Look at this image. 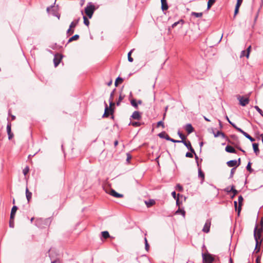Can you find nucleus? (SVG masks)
Returning <instances> with one entry per match:
<instances>
[{
	"instance_id": "obj_63",
	"label": "nucleus",
	"mask_w": 263,
	"mask_h": 263,
	"mask_svg": "<svg viewBox=\"0 0 263 263\" xmlns=\"http://www.w3.org/2000/svg\"><path fill=\"white\" fill-rule=\"evenodd\" d=\"M131 158H132V156H131V155H130V154H127V159H126V161H127V162H129V160H130V159H131Z\"/></svg>"
},
{
	"instance_id": "obj_18",
	"label": "nucleus",
	"mask_w": 263,
	"mask_h": 263,
	"mask_svg": "<svg viewBox=\"0 0 263 263\" xmlns=\"http://www.w3.org/2000/svg\"><path fill=\"white\" fill-rule=\"evenodd\" d=\"M17 210V207L15 205H14L12 209H11V213H10V219H14V217H15V213L16 212V211Z\"/></svg>"
},
{
	"instance_id": "obj_37",
	"label": "nucleus",
	"mask_w": 263,
	"mask_h": 263,
	"mask_svg": "<svg viewBox=\"0 0 263 263\" xmlns=\"http://www.w3.org/2000/svg\"><path fill=\"white\" fill-rule=\"evenodd\" d=\"M130 103L133 106H134L135 108H138V103L136 102L135 99H133L130 101Z\"/></svg>"
},
{
	"instance_id": "obj_10",
	"label": "nucleus",
	"mask_w": 263,
	"mask_h": 263,
	"mask_svg": "<svg viewBox=\"0 0 263 263\" xmlns=\"http://www.w3.org/2000/svg\"><path fill=\"white\" fill-rule=\"evenodd\" d=\"M62 59V55L60 54H55L53 59L54 66H58L61 62Z\"/></svg>"
},
{
	"instance_id": "obj_35",
	"label": "nucleus",
	"mask_w": 263,
	"mask_h": 263,
	"mask_svg": "<svg viewBox=\"0 0 263 263\" xmlns=\"http://www.w3.org/2000/svg\"><path fill=\"white\" fill-rule=\"evenodd\" d=\"M243 136H245L247 138L249 139L251 142H253L255 141V139L252 138L251 136H250L248 133L245 132L243 133Z\"/></svg>"
},
{
	"instance_id": "obj_53",
	"label": "nucleus",
	"mask_w": 263,
	"mask_h": 263,
	"mask_svg": "<svg viewBox=\"0 0 263 263\" xmlns=\"http://www.w3.org/2000/svg\"><path fill=\"white\" fill-rule=\"evenodd\" d=\"M9 226L11 228H13L14 226V219H10L9 221Z\"/></svg>"
},
{
	"instance_id": "obj_21",
	"label": "nucleus",
	"mask_w": 263,
	"mask_h": 263,
	"mask_svg": "<svg viewBox=\"0 0 263 263\" xmlns=\"http://www.w3.org/2000/svg\"><path fill=\"white\" fill-rule=\"evenodd\" d=\"M45 222V220L42 218H37L35 220V224L37 227L41 228L42 224Z\"/></svg>"
},
{
	"instance_id": "obj_25",
	"label": "nucleus",
	"mask_w": 263,
	"mask_h": 263,
	"mask_svg": "<svg viewBox=\"0 0 263 263\" xmlns=\"http://www.w3.org/2000/svg\"><path fill=\"white\" fill-rule=\"evenodd\" d=\"M198 177L201 178V183H202L204 180V174L200 168H198Z\"/></svg>"
},
{
	"instance_id": "obj_34",
	"label": "nucleus",
	"mask_w": 263,
	"mask_h": 263,
	"mask_svg": "<svg viewBox=\"0 0 263 263\" xmlns=\"http://www.w3.org/2000/svg\"><path fill=\"white\" fill-rule=\"evenodd\" d=\"M101 234H102V236L104 239H107L110 237L108 231H103L101 233Z\"/></svg>"
},
{
	"instance_id": "obj_12",
	"label": "nucleus",
	"mask_w": 263,
	"mask_h": 263,
	"mask_svg": "<svg viewBox=\"0 0 263 263\" xmlns=\"http://www.w3.org/2000/svg\"><path fill=\"white\" fill-rule=\"evenodd\" d=\"M131 118L134 120H139L141 118V114L138 111H135L131 116Z\"/></svg>"
},
{
	"instance_id": "obj_57",
	"label": "nucleus",
	"mask_w": 263,
	"mask_h": 263,
	"mask_svg": "<svg viewBox=\"0 0 263 263\" xmlns=\"http://www.w3.org/2000/svg\"><path fill=\"white\" fill-rule=\"evenodd\" d=\"M109 108H112V107L115 105V103L114 102V100H109Z\"/></svg>"
},
{
	"instance_id": "obj_48",
	"label": "nucleus",
	"mask_w": 263,
	"mask_h": 263,
	"mask_svg": "<svg viewBox=\"0 0 263 263\" xmlns=\"http://www.w3.org/2000/svg\"><path fill=\"white\" fill-rule=\"evenodd\" d=\"M83 20H84V24L85 25L88 26L89 25V21L88 20V18L85 16H83Z\"/></svg>"
},
{
	"instance_id": "obj_4",
	"label": "nucleus",
	"mask_w": 263,
	"mask_h": 263,
	"mask_svg": "<svg viewBox=\"0 0 263 263\" xmlns=\"http://www.w3.org/2000/svg\"><path fill=\"white\" fill-rule=\"evenodd\" d=\"M231 138L233 140V141L230 139H227V141L228 143L233 145L235 147L238 148L240 146V142L238 140V139L236 136L233 135L231 136Z\"/></svg>"
},
{
	"instance_id": "obj_50",
	"label": "nucleus",
	"mask_w": 263,
	"mask_h": 263,
	"mask_svg": "<svg viewBox=\"0 0 263 263\" xmlns=\"http://www.w3.org/2000/svg\"><path fill=\"white\" fill-rule=\"evenodd\" d=\"M159 126H162L163 128H164V124L163 121H160L157 123V127H158Z\"/></svg>"
},
{
	"instance_id": "obj_27",
	"label": "nucleus",
	"mask_w": 263,
	"mask_h": 263,
	"mask_svg": "<svg viewBox=\"0 0 263 263\" xmlns=\"http://www.w3.org/2000/svg\"><path fill=\"white\" fill-rule=\"evenodd\" d=\"M125 95L122 93V92H120V96L119 97V99L118 101L116 103L117 106H119L120 105V103L122 101V100L124 99Z\"/></svg>"
},
{
	"instance_id": "obj_62",
	"label": "nucleus",
	"mask_w": 263,
	"mask_h": 263,
	"mask_svg": "<svg viewBox=\"0 0 263 263\" xmlns=\"http://www.w3.org/2000/svg\"><path fill=\"white\" fill-rule=\"evenodd\" d=\"M172 195L173 196V197L175 199H176V198L178 197H176V192L175 191H173L172 193Z\"/></svg>"
},
{
	"instance_id": "obj_61",
	"label": "nucleus",
	"mask_w": 263,
	"mask_h": 263,
	"mask_svg": "<svg viewBox=\"0 0 263 263\" xmlns=\"http://www.w3.org/2000/svg\"><path fill=\"white\" fill-rule=\"evenodd\" d=\"M236 130H237L238 132H239L241 133V134H243V133L245 132V131H243L242 129H241L240 128H239V127H237V128H236Z\"/></svg>"
},
{
	"instance_id": "obj_38",
	"label": "nucleus",
	"mask_w": 263,
	"mask_h": 263,
	"mask_svg": "<svg viewBox=\"0 0 263 263\" xmlns=\"http://www.w3.org/2000/svg\"><path fill=\"white\" fill-rule=\"evenodd\" d=\"M215 2V0H209L208 2L207 9H209Z\"/></svg>"
},
{
	"instance_id": "obj_14",
	"label": "nucleus",
	"mask_w": 263,
	"mask_h": 263,
	"mask_svg": "<svg viewBox=\"0 0 263 263\" xmlns=\"http://www.w3.org/2000/svg\"><path fill=\"white\" fill-rule=\"evenodd\" d=\"M238 200L239 205H238V209H237V212H238V215H239L240 213L241 210V206L242 205V202L243 200V198L241 195H240L238 197Z\"/></svg>"
},
{
	"instance_id": "obj_64",
	"label": "nucleus",
	"mask_w": 263,
	"mask_h": 263,
	"mask_svg": "<svg viewBox=\"0 0 263 263\" xmlns=\"http://www.w3.org/2000/svg\"><path fill=\"white\" fill-rule=\"evenodd\" d=\"M51 263H60V261L59 259H55L54 260H52Z\"/></svg>"
},
{
	"instance_id": "obj_20",
	"label": "nucleus",
	"mask_w": 263,
	"mask_h": 263,
	"mask_svg": "<svg viewBox=\"0 0 263 263\" xmlns=\"http://www.w3.org/2000/svg\"><path fill=\"white\" fill-rule=\"evenodd\" d=\"M184 23V21L182 19L179 20L178 21L175 22L172 25V28H174L176 27L177 25H180V28H181L183 24Z\"/></svg>"
},
{
	"instance_id": "obj_39",
	"label": "nucleus",
	"mask_w": 263,
	"mask_h": 263,
	"mask_svg": "<svg viewBox=\"0 0 263 263\" xmlns=\"http://www.w3.org/2000/svg\"><path fill=\"white\" fill-rule=\"evenodd\" d=\"M130 124L134 127H139L142 125V123L139 122H132Z\"/></svg>"
},
{
	"instance_id": "obj_30",
	"label": "nucleus",
	"mask_w": 263,
	"mask_h": 263,
	"mask_svg": "<svg viewBox=\"0 0 263 263\" xmlns=\"http://www.w3.org/2000/svg\"><path fill=\"white\" fill-rule=\"evenodd\" d=\"M78 22H79V20L73 21L70 24L69 27L70 28H71L72 29H73V28H74L76 27V26L77 25V24H78Z\"/></svg>"
},
{
	"instance_id": "obj_47",
	"label": "nucleus",
	"mask_w": 263,
	"mask_h": 263,
	"mask_svg": "<svg viewBox=\"0 0 263 263\" xmlns=\"http://www.w3.org/2000/svg\"><path fill=\"white\" fill-rule=\"evenodd\" d=\"M144 242H145V250L148 251L149 250V246L147 242V240L146 238H145L144 239Z\"/></svg>"
},
{
	"instance_id": "obj_15",
	"label": "nucleus",
	"mask_w": 263,
	"mask_h": 263,
	"mask_svg": "<svg viewBox=\"0 0 263 263\" xmlns=\"http://www.w3.org/2000/svg\"><path fill=\"white\" fill-rule=\"evenodd\" d=\"M184 129L187 132L188 134H190L194 131V128L193 127L192 124L190 123L186 124L184 126Z\"/></svg>"
},
{
	"instance_id": "obj_19",
	"label": "nucleus",
	"mask_w": 263,
	"mask_h": 263,
	"mask_svg": "<svg viewBox=\"0 0 263 263\" xmlns=\"http://www.w3.org/2000/svg\"><path fill=\"white\" fill-rule=\"evenodd\" d=\"M253 148L254 153H255L256 156H258L259 154V149L258 148V144L256 143H254L252 144Z\"/></svg>"
},
{
	"instance_id": "obj_45",
	"label": "nucleus",
	"mask_w": 263,
	"mask_h": 263,
	"mask_svg": "<svg viewBox=\"0 0 263 263\" xmlns=\"http://www.w3.org/2000/svg\"><path fill=\"white\" fill-rule=\"evenodd\" d=\"M246 168L247 170L249 171L250 173H252L253 172V169H252L251 168V163L250 162H249L247 166H246Z\"/></svg>"
},
{
	"instance_id": "obj_55",
	"label": "nucleus",
	"mask_w": 263,
	"mask_h": 263,
	"mask_svg": "<svg viewBox=\"0 0 263 263\" xmlns=\"http://www.w3.org/2000/svg\"><path fill=\"white\" fill-rule=\"evenodd\" d=\"M73 32H74V29H72L71 28H70L69 27V29L67 30L66 33H67V34L70 35V34H73Z\"/></svg>"
},
{
	"instance_id": "obj_56",
	"label": "nucleus",
	"mask_w": 263,
	"mask_h": 263,
	"mask_svg": "<svg viewBox=\"0 0 263 263\" xmlns=\"http://www.w3.org/2000/svg\"><path fill=\"white\" fill-rule=\"evenodd\" d=\"M193 154L194 153H192L191 152L190 153V152H187L185 154V157H189V158H193Z\"/></svg>"
},
{
	"instance_id": "obj_24",
	"label": "nucleus",
	"mask_w": 263,
	"mask_h": 263,
	"mask_svg": "<svg viewBox=\"0 0 263 263\" xmlns=\"http://www.w3.org/2000/svg\"><path fill=\"white\" fill-rule=\"evenodd\" d=\"M213 133L215 137H218V136H221L223 138H227V137H226V135L224 134V133H223L222 132L217 131L216 133H215V132H213Z\"/></svg>"
},
{
	"instance_id": "obj_46",
	"label": "nucleus",
	"mask_w": 263,
	"mask_h": 263,
	"mask_svg": "<svg viewBox=\"0 0 263 263\" xmlns=\"http://www.w3.org/2000/svg\"><path fill=\"white\" fill-rule=\"evenodd\" d=\"M260 224H261L260 228H258L257 227V232L258 233H261L262 232V230H263V222L262 221H261Z\"/></svg>"
},
{
	"instance_id": "obj_58",
	"label": "nucleus",
	"mask_w": 263,
	"mask_h": 263,
	"mask_svg": "<svg viewBox=\"0 0 263 263\" xmlns=\"http://www.w3.org/2000/svg\"><path fill=\"white\" fill-rule=\"evenodd\" d=\"M239 8V7L235 6V10H234V16H235L237 15V14L238 13Z\"/></svg>"
},
{
	"instance_id": "obj_6",
	"label": "nucleus",
	"mask_w": 263,
	"mask_h": 263,
	"mask_svg": "<svg viewBox=\"0 0 263 263\" xmlns=\"http://www.w3.org/2000/svg\"><path fill=\"white\" fill-rule=\"evenodd\" d=\"M238 163L237 164V162L236 160H232L228 161L227 162V164L229 167H237L239 166L240 164V158H239L238 160Z\"/></svg>"
},
{
	"instance_id": "obj_42",
	"label": "nucleus",
	"mask_w": 263,
	"mask_h": 263,
	"mask_svg": "<svg viewBox=\"0 0 263 263\" xmlns=\"http://www.w3.org/2000/svg\"><path fill=\"white\" fill-rule=\"evenodd\" d=\"M254 108L263 117V111H262V110L258 106H254Z\"/></svg>"
},
{
	"instance_id": "obj_51",
	"label": "nucleus",
	"mask_w": 263,
	"mask_h": 263,
	"mask_svg": "<svg viewBox=\"0 0 263 263\" xmlns=\"http://www.w3.org/2000/svg\"><path fill=\"white\" fill-rule=\"evenodd\" d=\"M29 168L28 166H26L23 171V174L25 176H26L27 173L29 172Z\"/></svg>"
},
{
	"instance_id": "obj_26",
	"label": "nucleus",
	"mask_w": 263,
	"mask_h": 263,
	"mask_svg": "<svg viewBox=\"0 0 263 263\" xmlns=\"http://www.w3.org/2000/svg\"><path fill=\"white\" fill-rule=\"evenodd\" d=\"M145 203L147 208H149L155 203V201L153 199H150L148 201H145Z\"/></svg>"
},
{
	"instance_id": "obj_1",
	"label": "nucleus",
	"mask_w": 263,
	"mask_h": 263,
	"mask_svg": "<svg viewBox=\"0 0 263 263\" xmlns=\"http://www.w3.org/2000/svg\"><path fill=\"white\" fill-rule=\"evenodd\" d=\"M95 10V7L91 2L88 3L85 8V13L89 18H91Z\"/></svg>"
},
{
	"instance_id": "obj_8",
	"label": "nucleus",
	"mask_w": 263,
	"mask_h": 263,
	"mask_svg": "<svg viewBox=\"0 0 263 263\" xmlns=\"http://www.w3.org/2000/svg\"><path fill=\"white\" fill-rule=\"evenodd\" d=\"M181 142L183 143V144L187 147V148L192 153H193L194 154H195V151L194 148L192 147L191 143L190 141H181Z\"/></svg>"
},
{
	"instance_id": "obj_17",
	"label": "nucleus",
	"mask_w": 263,
	"mask_h": 263,
	"mask_svg": "<svg viewBox=\"0 0 263 263\" xmlns=\"http://www.w3.org/2000/svg\"><path fill=\"white\" fill-rule=\"evenodd\" d=\"M161 9L162 11H165L168 9V7L166 0H161Z\"/></svg>"
},
{
	"instance_id": "obj_41",
	"label": "nucleus",
	"mask_w": 263,
	"mask_h": 263,
	"mask_svg": "<svg viewBox=\"0 0 263 263\" xmlns=\"http://www.w3.org/2000/svg\"><path fill=\"white\" fill-rule=\"evenodd\" d=\"M134 49H132L128 53V54H127V57H128V60L129 62H132L133 61V59L131 57V54L132 53V52L133 51Z\"/></svg>"
},
{
	"instance_id": "obj_2",
	"label": "nucleus",
	"mask_w": 263,
	"mask_h": 263,
	"mask_svg": "<svg viewBox=\"0 0 263 263\" xmlns=\"http://www.w3.org/2000/svg\"><path fill=\"white\" fill-rule=\"evenodd\" d=\"M104 104H105V111H104V114L102 116V117L103 118H107L109 115H111V118L113 119L114 118V116H113V113L114 112V108H109L108 107L107 103L105 102H104Z\"/></svg>"
},
{
	"instance_id": "obj_28",
	"label": "nucleus",
	"mask_w": 263,
	"mask_h": 263,
	"mask_svg": "<svg viewBox=\"0 0 263 263\" xmlns=\"http://www.w3.org/2000/svg\"><path fill=\"white\" fill-rule=\"evenodd\" d=\"M181 214L183 217H185V211L183 209H181L180 208L176 211L175 214Z\"/></svg>"
},
{
	"instance_id": "obj_13",
	"label": "nucleus",
	"mask_w": 263,
	"mask_h": 263,
	"mask_svg": "<svg viewBox=\"0 0 263 263\" xmlns=\"http://www.w3.org/2000/svg\"><path fill=\"white\" fill-rule=\"evenodd\" d=\"M109 194L116 198H122L124 196L123 194L117 193L115 190L113 189L110 190Z\"/></svg>"
},
{
	"instance_id": "obj_7",
	"label": "nucleus",
	"mask_w": 263,
	"mask_h": 263,
	"mask_svg": "<svg viewBox=\"0 0 263 263\" xmlns=\"http://www.w3.org/2000/svg\"><path fill=\"white\" fill-rule=\"evenodd\" d=\"M211 224V220L208 219L204 225V227L202 229V231L206 233H209L210 229Z\"/></svg>"
},
{
	"instance_id": "obj_32",
	"label": "nucleus",
	"mask_w": 263,
	"mask_h": 263,
	"mask_svg": "<svg viewBox=\"0 0 263 263\" xmlns=\"http://www.w3.org/2000/svg\"><path fill=\"white\" fill-rule=\"evenodd\" d=\"M203 13L202 12H192L191 13L192 16H194L196 17H201L202 16Z\"/></svg>"
},
{
	"instance_id": "obj_9",
	"label": "nucleus",
	"mask_w": 263,
	"mask_h": 263,
	"mask_svg": "<svg viewBox=\"0 0 263 263\" xmlns=\"http://www.w3.org/2000/svg\"><path fill=\"white\" fill-rule=\"evenodd\" d=\"M257 225L256 224L254 230V237L255 241L258 240V241H262L261 239V233H258L257 231Z\"/></svg>"
},
{
	"instance_id": "obj_23",
	"label": "nucleus",
	"mask_w": 263,
	"mask_h": 263,
	"mask_svg": "<svg viewBox=\"0 0 263 263\" xmlns=\"http://www.w3.org/2000/svg\"><path fill=\"white\" fill-rule=\"evenodd\" d=\"M255 248L254 249V252L257 253L260 250V246L261 243V240H260V241H258V240H256V241H255Z\"/></svg>"
},
{
	"instance_id": "obj_16",
	"label": "nucleus",
	"mask_w": 263,
	"mask_h": 263,
	"mask_svg": "<svg viewBox=\"0 0 263 263\" xmlns=\"http://www.w3.org/2000/svg\"><path fill=\"white\" fill-rule=\"evenodd\" d=\"M225 151L230 153H234L236 154L237 152L235 149L232 146L227 145L225 148Z\"/></svg>"
},
{
	"instance_id": "obj_54",
	"label": "nucleus",
	"mask_w": 263,
	"mask_h": 263,
	"mask_svg": "<svg viewBox=\"0 0 263 263\" xmlns=\"http://www.w3.org/2000/svg\"><path fill=\"white\" fill-rule=\"evenodd\" d=\"M116 90V89H114L112 92L110 93L109 99V100H114V93Z\"/></svg>"
},
{
	"instance_id": "obj_5",
	"label": "nucleus",
	"mask_w": 263,
	"mask_h": 263,
	"mask_svg": "<svg viewBox=\"0 0 263 263\" xmlns=\"http://www.w3.org/2000/svg\"><path fill=\"white\" fill-rule=\"evenodd\" d=\"M238 100L239 101V104L242 106H246L249 103V98H245L243 96H239L238 97Z\"/></svg>"
},
{
	"instance_id": "obj_31",
	"label": "nucleus",
	"mask_w": 263,
	"mask_h": 263,
	"mask_svg": "<svg viewBox=\"0 0 263 263\" xmlns=\"http://www.w3.org/2000/svg\"><path fill=\"white\" fill-rule=\"evenodd\" d=\"M158 136L160 138L165 139L166 140L167 136H169L165 132H162L158 134Z\"/></svg>"
},
{
	"instance_id": "obj_60",
	"label": "nucleus",
	"mask_w": 263,
	"mask_h": 263,
	"mask_svg": "<svg viewBox=\"0 0 263 263\" xmlns=\"http://www.w3.org/2000/svg\"><path fill=\"white\" fill-rule=\"evenodd\" d=\"M261 257L259 256H258L256 258V263H261L260 262Z\"/></svg>"
},
{
	"instance_id": "obj_11",
	"label": "nucleus",
	"mask_w": 263,
	"mask_h": 263,
	"mask_svg": "<svg viewBox=\"0 0 263 263\" xmlns=\"http://www.w3.org/2000/svg\"><path fill=\"white\" fill-rule=\"evenodd\" d=\"M7 132L8 135L9 140H11L13 137V134L11 132V124L8 122L7 125Z\"/></svg>"
},
{
	"instance_id": "obj_59",
	"label": "nucleus",
	"mask_w": 263,
	"mask_h": 263,
	"mask_svg": "<svg viewBox=\"0 0 263 263\" xmlns=\"http://www.w3.org/2000/svg\"><path fill=\"white\" fill-rule=\"evenodd\" d=\"M242 3V0H237V3H236V6H238V7H240V6L241 5Z\"/></svg>"
},
{
	"instance_id": "obj_40",
	"label": "nucleus",
	"mask_w": 263,
	"mask_h": 263,
	"mask_svg": "<svg viewBox=\"0 0 263 263\" xmlns=\"http://www.w3.org/2000/svg\"><path fill=\"white\" fill-rule=\"evenodd\" d=\"M178 135L179 136V137L181 139V141L185 140L186 137L183 134H182L180 130L178 132Z\"/></svg>"
},
{
	"instance_id": "obj_29",
	"label": "nucleus",
	"mask_w": 263,
	"mask_h": 263,
	"mask_svg": "<svg viewBox=\"0 0 263 263\" xmlns=\"http://www.w3.org/2000/svg\"><path fill=\"white\" fill-rule=\"evenodd\" d=\"M123 81V79L120 77H118L116 81H115V86H118V85L119 84H121Z\"/></svg>"
},
{
	"instance_id": "obj_44",
	"label": "nucleus",
	"mask_w": 263,
	"mask_h": 263,
	"mask_svg": "<svg viewBox=\"0 0 263 263\" xmlns=\"http://www.w3.org/2000/svg\"><path fill=\"white\" fill-rule=\"evenodd\" d=\"M230 191L233 193V196H235L236 194H238V192L236 190L234 189V186L232 185L231 187V189H230Z\"/></svg>"
},
{
	"instance_id": "obj_22",
	"label": "nucleus",
	"mask_w": 263,
	"mask_h": 263,
	"mask_svg": "<svg viewBox=\"0 0 263 263\" xmlns=\"http://www.w3.org/2000/svg\"><path fill=\"white\" fill-rule=\"evenodd\" d=\"M26 196L28 202H30L32 197V193L29 191L27 186L26 188Z\"/></svg>"
},
{
	"instance_id": "obj_33",
	"label": "nucleus",
	"mask_w": 263,
	"mask_h": 263,
	"mask_svg": "<svg viewBox=\"0 0 263 263\" xmlns=\"http://www.w3.org/2000/svg\"><path fill=\"white\" fill-rule=\"evenodd\" d=\"M79 37L78 34H76L68 40V43H70L73 41H76L79 39Z\"/></svg>"
},
{
	"instance_id": "obj_36",
	"label": "nucleus",
	"mask_w": 263,
	"mask_h": 263,
	"mask_svg": "<svg viewBox=\"0 0 263 263\" xmlns=\"http://www.w3.org/2000/svg\"><path fill=\"white\" fill-rule=\"evenodd\" d=\"M166 140L170 141L173 143H181V141L172 139L170 136H167Z\"/></svg>"
},
{
	"instance_id": "obj_3",
	"label": "nucleus",
	"mask_w": 263,
	"mask_h": 263,
	"mask_svg": "<svg viewBox=\"0 0 263 263\" xmlns=\"http://www.w3.org/2000/svg\"><path fill=\"white\" fill-rule=\"evenodd\" d=\"M203 262L204 263H212L214 260V257L210 254L202 253Z\"/></svg>"
},
{
	"instance_id": "obj_43",
	"label": "nucleus",
	"mask_w": 263,
	"mask_h": 263,
	"mask_svg": "<svg viewBox=\"0 0 263 263\" xmlns=\"http://www.w3.org/2000/svg\"><path fill=\"white\" fill-rule=\"evenodd\" d=\"M175 189L179 192H182L183 190L182 186L180 184H177L175 187Z\"/></svg>"
},
{
	"instance_id": "obj_52",
	"label": "nucleus",
	"mask_w": 263,
	"mask_h": 263,
	"mask_svg": "<svg viewBox=\"0 0 263 263\" xmlns=\"http://www.w3.org/2000/svg\"><path fill=\"white\" fill-rule=\"evenodd\" d=\"M251 46H249L247 49V52H246V57L248 58H249V54H250V52L251 51Z\"/></svg>"
},
{
	"instance_id": "obj_49",
	"label": "nucleus",
	"mask_w": 263,
	"mask_h": 263,
	"mask_svg": "<svg viewBox=\"0 0 263 263\" xmlns=\"http://www.w3.org/2000/svg\"><path fill=\"white\" fill-rule=\"evenodd\" d=\"M236 167H233L231 170L230 178H232L233 177L234 174L235 172L236 171Z\"/></svg>"
}]
</instances>
